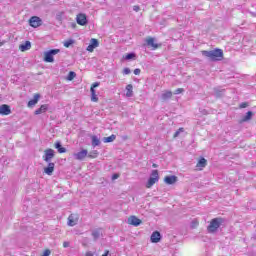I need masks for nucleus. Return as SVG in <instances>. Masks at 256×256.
Instances as JSON below:
<instances>
[{
    "label": "nucleus",
    "instance_id": "a211bd4d",
    "mask_svg": "<svg viewBox=\"0 0 256 256\" xmlns=\"http://www.w3.org/2000/svg\"><path fill=\"white\" fill-rule=\"evenodd\" d=\"M146 44L148 45V47H153V49H159V44L155 43L154 38L150 37L146 39Z\"/></svg>",
    "mask_w": 256,
    "mask_h": 256
},
{
    "label": "nucleus",
    "instance_id": "4c0bfd02",
    "mask_svg": "<svg viewBox=\"0 0 256 256\" xmlns=\"http://www.w3.org/2000/svg\"><path fill=\"white\" fill-rule=\"evenodd\" d=\"M140 74H141V69L136 68V69L134 70V75H140Z\"/></svg>",
    "mask_w": 256,
    "mask_h": 256
},
{
    "label": "nucleus",
    "instance_id": "0eeeda50",
    "mask_svg": "<svg viewBox=\"0 0 256 256\" xmlns=\"http://www.w3.org/2000/svg\"><path fill=\"white\" fill-rule=\"evenodd\" d=\"M76 23H78L82 27H85V25H87V23H89V20H87V15L83 14V13H79L76 16Z\"/></svg>",
    "mask_w": 256,
    "mask_h": 256
},
{
    "label": "nucleus",
    "instance_id": "37998d69",
    "mask_svg": "<svg viewBox=\"0 0 256 256\" xmlns=\"http://www.w3.org/2000/svg\"><path fill=\"white\" fill-rule=\"evenodd\" d=\"M102 256H109V250H106Z\"/></svg>",
    "mask_w": 256,
    "mask_h": 256
},
{
    "label": "nucleus",
    "instance_id": "ddd939ff",
    "mask_svg": "<svg viewBox=\"0 0 256 256\" xmlns=\"http://www.w3.org/2000/svg\"><path fill=\"white\" fill-rule=\"evenodd\" d=\"M87 155H89V152L85 149H83L82 151L75 153L74 157L75 159H77V161H83V159H85V157H87Z\"/></svg>",
    "mask_w": 256,
    "mask_h": 256
},
{
    "label": "nucleus",
    "instance_id": "c03bdc74",
    "mask_svg": "<svg viewBox=\"0 0 256 256\" xmlns=\"http://www.w3.org/2000/svg\"><path fill=\"white\" fill-rule=\"evenodd\" d=\"M198 223L197 222H192V227H197Z\"/></svg>",
    "mask_w": 256,
    "mask_h": 256
},
{
    "label": "nucleus",
    "instance_id": "f704fd0d",
    "mask_svg": "<svg viewBox=\"0 0 256 256\" xmlns=\"http://www.w3.org/2000/svg\"><path fill=\"white\" fill-rule=\"evenodd\" d=\"M131 74V69L129 68H124L123 70V75H130Z\"/></svg>",
    "mask_w": 256,
    "mask_h": 256
},
{
    "label": "nucleus",
    "instance_id": "c85d7f7f",
    "mask_svg": "<svg viewBox=\"0 0 256 256\" xmlns=\"http://www.w3.org/2000/svg\"><path fill=\"white\" fill-rule=\"evenodd\" d=\"M68 225L69 227H75V225H77V222L73 219V215L68 217Z\"/></svg>",
    "mask_w": 256,
    "mask_h": 256
},
{
    "label": "nucleus",
    "instance_id": "bb28decb",
    "mask_svg": "<svg viewBox=\"0 0 256 256\" xmlns=\"http://www.w3.org/2000/svg\"><path fill=\"white\" fill-rule=\"evenodd\" d=\"M215 97H223L225 95V90H219V88L214 89Z\"/></svg>",
    "mask_w": 256,
    "mask_h": 256
},
{
    "label": "nucleus",
    "instance_id": "9d476101",
    "mask_svg": "<svg viewBox=\"0 0 256 256\" xmlns=\"http://www.w3.org/2000/svg\"><path fill=\"white\" fill-rule=\"evenodd\" d=\"M0 115L2 116L11 115V106L7 104L0 105Z\"/></svg>",
    "mask_w": 256,
    "mask_h": 256
},
{
    "label": "nucleus",
    "instance_id": "f3484780",
    "mask_svg": "<svg viewBox=\"0 0 256 256\" xmlns=\"http://www.w3.org/2000/svg\"><path fill=\"white\" fill-rule=\"evenodd\" d=\"M47 109H49V104H43L40 106V108L35 110L34 114L41 115L42 113L47 112Z\"/></svg>",
    "mask_w": 256,
    "mask_h": 256
},
{
    "label": "nucleus",
    "instance_id": "423d86ee",
    "mask_svg": "<svg viewBox=\"0 0 256 256\" xmlns=\"http://www.w3.org/2000/svg\"><path fill=\"white\" fill-rule=\"evenodd\" d=\"M53 157H55V150L48 148L44 151L43 161L51 163V159H53Z\"/></svg>",
    "mask_w": 256,
    "mask_h": 256
},
{
    "label": "nucleus",
    "instance_id": "393cba45",
    "mask_svg": "<svg viewBox=\"0 0 256 256\" xmlns=\"http://www.w3.org/2000/svg\"><path fill=\"white\" fill-rule=\"evenodd\" d=\"M117 139V136L115 134L110 135L109 137H104L103 142L104 143H113Z\"/></svg>",
    "mask_w": 256,
    "mask_h": 256
},
{
    "label": "nucleus",
    "instance_id": "6e6552de",
    "mask_svg": "<svg viewBox=\"0 0 256 256\" xmlns=\"http://www.w3.org/2000/svg\"><path fill=\"white\" fill-rule=\"evenodd\" d=\"M99 85H100L99 82H95L92 84V86L90 88L91 101H93V103H97V101H99V98L97 97V94L95 92V88L99 87Z\"/></svg>",
    "mask_w": 256,
    "mask_h": 256
},
{
    "label": "nucleus",
    "instance_id": "7ed1b4c3",
    "mask_svg": "<svg viewBox=\"0 0 256 256\" xmlns=\"http://www.w3.org/2000/svg\"><path fill=\"white\" fill-rule=\"evenodd\" d=\"M58 53H61L60 49H51L49 51H46L44 53V61L45 63H53L55 61V55H57Z\"/></svg>",
    "mask_w": 256,
    "mask_h": 256
},
{
    "label": "nucleus",
    "instance_id": "cd10ccee",
    "mask_svg": "<svg viewBox=\"0 0 256 256\" xmlns=\"http://www.w3.org/2000/svg\"><path fill=\"white\" fill-rule=\"evenodd\" d=\"M197 167H207V160L205 158H201L197 163Z\"/></svg>",
    "mask_w": 256,
    "mask_h": 256
},
{
    "label": "nucleus",
    "instance_id": "aec40b11",
    "mask_svg": "<svg viewBox=\"0 0 256 256\" xmlns=\"http://www.w3.org/2000/svg\"><path fill=\"white\" fill-rule=\"evenodd\" d=\"M171 97H173V92L171 91H166L161 95L162 101H168V99H171Z\"/></svg>",
    "mask_w": 256,
    "mask_h": 256
},
{
    "label": "nucleus",
    "instance_id": "49530a36",
    "mask_svg": "<svg viewBox=\"0 0 256 256\" xmlns=\"http://www.w3.org/2000/svg\"><path fill=\"white\" fill-rule=\"evenodd\" d=\"M0 47H3V42L0 41Z\"/></svg>",
    "mask_w": 256,
    "mask_h": 256
},
{
    "label": "nucleus",
    "instance_id": "39448f33",
    "mask_svg": "<svg viewBox=\"0 0 256 256\" xmlns=\"http://www.w3.org/2000/svg\"><path fill=\"white\" fill-rule=\"evenodd\" d=\"M29 25L30 27L37 29V27H41V25H43V20H41L39 16H32L29 19Z\"/></svg>",
    "mask_w": 256,
    "mask_h": 256
},
{
    "label": "nucleus",
    "instance_id": "20e7f679",
    "mask_svg": "<svg viewBox=\"0 0 256 256\" xmlns=\"http://www.w3.org/2000/svg\"><path fill=\"white\" fill-rule=\"evenodd\" d=\"M158 181H159V171L153 170L146 184L147 189H151L153 185H155V183H157Z\"/></svg>",
    "mask_w": 256,
    "mask_h": 256
},
{
    "label": "nucleus",
    "instance_id": "b1692460",
    "mask_svg": "<svg viewBox=\"0 0 256 256\" xmlns=\"http://www.w3.org/2000/svg\"><path fill=\"white\" fill-rule=\"evenodd\" d=\"M91 139H92V147H99V145H101V140L99 139V137L93 135Z\"/></svg>",
    "mask_w": 256,
    "mask_h": 256
},
{
    "label": "nucleus",
    "instance_id": "f8f14e48",
    "mask_svg": "<svg viewBox=\"0 0 256 256\" xmlns=\"http://www.w3.org/2000/svg\"><path fill=\"white\" fill-rule=\"evenodd\" d=\"M141 219L137 218L136 216H130L128 218V224L133 225L134 227H139L141 225Z\"/></svg>",
    "mask_w": 256,
    "mask_h": 256
},
{
    "label": "nucleus",
    "instance_id": "72a5a7b5",
    "mask_svg": "<svg viewBox=\"0 0 256 256\" xmlns=\"http://www.w3.org/2000/svg\"><path fill=\"white\" fill-rule=\"evenodd\" d=\"M183 91H185L183 88H177V89L174 91V95H179V94L183 93Z\"/></svg>",
    "mask_w": 256,
    "mask_h": 256
},
{
    "label": "nucleus",
    "instance_id": "f257e3e1",
    "mask_svg": "<svg viewBox=\"0 0 256 256\" xmlns=\"http://www.w3.org/2000/svg\"><path fill=\"white\" fill-rule=\"evenodd\" d=\"M202 55L210 59V61H221V59H223V50L219 48L210 51L203 50Z\"/></svg>",
    "mask_w": 256,
    "mask_h": 256
},
{
    "label": "nucleus",
    "instance_id": "4be33fe9",
    "mask_svg": "<svg viewBox=\"0 0 256 256\" xmlns=\"http://www.w3.org/2000/svg\"><path fill=\"white\" fill-rule=\"evenodd\" d=\"M55 149H57L58 153H67V148L61 145V142L55 143Z\"/></svg>",
    "mask_w": 256,
    "mask_h": 256
},
{
    "label": "nucleus",
    "instance_id": "a19ab883",
    "mask_svg": "<svg viewBox=\"0 0 256 256\" xmlns=\"http://www.w3.org/2000/svg\"><path fill=\"white\" fill-rule=\"evenodd\" d=\"M63 247L67 249V247H69V242H63Z\"/></svg>",
    "mask_w": 256,
    "mask_h": 256
},
{
    "label": "nucleus",
    "instance_id": "f03ea898",
    "mask_svg": "<svg viewBox=\"0 0 256 256\" xmlns=\"http://www.w3.org/2000/svg\"><path fill=\"white\" fill-rule=\"evenodd\" d=\"M224 220L223 218H214L210 221V224L207 227L208 233H217V229L223 225Z\"/></svg>",
    "mask_w": 256,
    "mask_h": 256
},
{
    "label": "nucleus",
    "instance_id": "1a4fd4ad",
    "mask_svg": "<svg viewBox=\"0 0 256 256\" xmlns=\"http://www.w3.org/2000/svg\"><path fill=\"white\" fill-rule=\"evenodd\" d=\"M97 47H99V40L92 38L90 40V44L87 46L86 50L89 51V53H93V51H95V49H97Z\"/></svg>",
    "mask_w": 256,
    "mask_h": 256
},
{
    "label": "nucleus",
    "instance_id": "e433bc0d",
    "mask_svg": "<svg viewBox=\"0 0 256 256\" xmlns=\"http://www.w3.org/2000/svg\"><path fill=\"white\" fill-rule=\"evenodd\" d=\"M181 131H183V128H180L179 130H177V131L174 133V137H179V133H181Z\"/></svg>",
    "mask_w": 256,
    "mask_h": 256
},
{
    "label": "nucleus",
    "instance_id": "58836bf2",
    "mask_svg": "<svg viewBox=\"0 0 256 256\" xmlns=\"http://www.w3.org/2000/svg\"><path fill=\"white\" fill-rule=\"evenodd\" d=\"M115 179H119V174L112 175V181H115Z\"/></svg>",
    "mask_w": 256,
    "mask_h": 256
},
{
    "label": "nucleus",
    "instance_id": "79ce46f5",
    "mask_svg": "<svg viewBox=\"0 0 256 256\" xmlns=\"http://www.w3.org/2000/svg\"><path fill=\"white\" fill-rule=\"evenodd\" d=\"M139 9H140L139 6H133V11L137 12V11H139Z\"/></svg>",
    "mask_w": 256,
    "mask_h": 256
},
{
    "label": "nucleus",
    "instance_id": "2eb2a0df",
    "mask_svg": "<svg viewBox=\"0 0 256 256\" xmlns=\"http://www.w3.org/2000/svg\"><path fill=\"white\" fill-rule=\"evenodd\" d=\"M150 239L152 243H159L161 241V233L159 231L153 232Z\"/></svg>",
    "mask_w": 256,
    "mask_h": 256
},
{
    "label": "nucleus",
    "instance_id": "7c9ffc66",
    "mask_svg": "<svg viewBox=\"0 0 256 256\" xmlns=\"http://www.w3.org/2000/svg\"><path fill=\"white\" fill-rule=\"evenodd\" d=\"M124 59L126 61H131V59H135V53L131 52V53H128L124 56Z\"/></svg>",
    "mask_w": 256,
    "mask_h": 256
},
{
    "label": "nucleus",
    "instance_id": "a18cd8bd",
    "mask_svg": "<svg viewBox=\"0 0 256 256\" xmlns=\"http://www.w3.org/2000/svg\"><path fill=\"white\" fill-rule=\"evenodd\" d=\"M152 167L157 168V164H153Z\"/></svg>",
    "mask_w": 256,
    "mask_h": 256
},
{
    "label": "nucleus",
    "instance_id": "dca6fc26",
    "mask_svg": "<svg viewBox=\"0 0 256 256\" xmlns=\"http://www.w3.org/2000/svg\"><path fill=\"white\" fill-rule=\"evenodd\" d=\"M40 98H41V95L35 94L33 99L28 101V107H35V104L39 103Z\"/></svg>",
    "mask_w": 256,
    "mask_h": 256
},
{
    "label": "nucleus",
    "instance_id": "5701e85b",
    "mask_svg": "<svg viewBox=\"0 0 256 256\" xmlns=\"http://www.w3.org/2000/svg\"><path fill=\"white\" fill-rule=\"evenodd\" d=\"M102 235L103 233L101 232V229H96L92 231V237L94 241H97V239H99V237H101Z\"/></svg>",
    "mask_w": 256,
    "mask_h": 256
},
{
    "label": "nucleus",
    "instance_id": "ea45409f",
    "mask_svg": "<svg viewBox=\"0 0 256 256\" xmlns=\"http://www.w3.org/2000/svg\"><path fill=\"white\" fill-rule=\"evenodd\" d=\"M85 256H95V254L91 251L86 252Z\"/></svg>",
    "mask_w": 256,
    "mask_h": 256
},
{
    "label": "nucleus",
    "instance_id": "4468645a",
    "mask_svg": "<svg viewBox=\"0 0 256 256\" xmlns=\"http://www.w3.org/2000/svg\"><path fill=\"white\" fill-rule=\"evenodd\" d=\"M53 171H55V163L48 162V166L44 168V173H46V175H53Z\"/></svg>",
    "mask_w": 256,
    "mask_h": 256
},
{
    "label": "nucleus",
    "instance_id": "412c9836",
    "mask_svg": "<svg viewBox=\"0 0 256 256\" xmlns=\"http://www.w3.org/2000/svg\"><path fill=\"white\" fill-rule=\"evenodd\" d=\"M253 117V112L248 111L244 117H242L240 123H246V121H251V118Z\"/></svg>",
    "mask_w": 256,
    "mask_h": 256
},
{
    "label": "nucleus",
    "instance_id": "c756f323",
    "mask_svg": "<svg viewBox=\"0 0 256 256\" xmlns=\"http://www.w3.org/2000/svg\"><path fill=\"white\" fill-rule=\"evenodd\" d=\"M99 155V152L97 150H94V151H91L89 154H88V157L90 159H97V156Z\"/></svg>",
    "mask_w": 256,
    "mask_h": 256
},
{
    "label": "nucleus",
    "instance_id": "6ab92c4d",
    "mask_svg": "<svg viewBox=\"0 0 256 256\" xmlns=\"http://www.w3.org/2000/svg\"><path fill=\"white\" fill-rule=\"evenodd\" d=\"M19 49L22 52L29 51V49H31V42L30 41H26L24 44H20L19 45Z\"/></svg>",
    "mask_w": 256,
    "mask_h": 256
},
{
    "label": "nucleus",
    "instance_id": "473e14b6",
    "mask_svg": "<svg viewBox=\"0 0 256 256\" xmlns=\"http://www.w3.org/2000/svg\"><path fill=\"white\" fill-rule=\"evenodd\" d=\"M74 43H75V41L70 39V40L64 42V47L69 48V46L73 45Z\"/></svg>",
    "mask_w": 256,
    "mask_h": 256
},
{
    "label": "nucleus",
    "instance_id": "a878e982",
    "mask_svg": "<svg viewBox=\"0 0 256 256\" xmlns=\"http://www.w3.org/2000/svg\"><path fill=\"white\" fill-rule=\"evenodd\" d=\"M133 96V85L128 84L126 86V97H132Z\"/></svg>",
    "mask_w": 256,
    "mask_h": 256
},
{
    "label": "nucleus",
    "instance_id": "9b49d317",
    "mask_svg": "<svg viewBox=\"0 0 256 256\" xmlns=\"http://www.w3.org/2000/svg\"><path fill=\"white\" fill-rule=\"evenodd\" d=\"M177 181L178 178L175 175H169L164 178V183H166V185H175Z\"/></svg>",
    "mask_w": 256,
    "mask_h": 256
},
{
    "label": "nucleus",
    "instance_id": "2f4dec72",
    "mask_svg": "<svg viewBox=\"0 0 256 256\" xmlns=\"http://www.w3.org/2000/svg\"><path fill=\"white\" fill-rule=\"evenodd\" d=\"M74 77H77V74L73 71H70L67 79H68V81H73Z\"/></svg>",
    "mask_w": 256,
    "mask_h": 256
},
{
    "label": "nucleus",
    "instance_id": "c9c22d12",
    "mask_svg": "<svg viewBox=\"0 0 256 256\" xmlns=\"http://www.w3.org/2000/svg\"><path fill=\"white\" fill-rule=\"evenodd\" d=\"M248 107V104L246 102H243L240 104V109H245Z\"/></svg>",
    "mask_w": 256,
    "mask_h": 256
}]
</instances>
